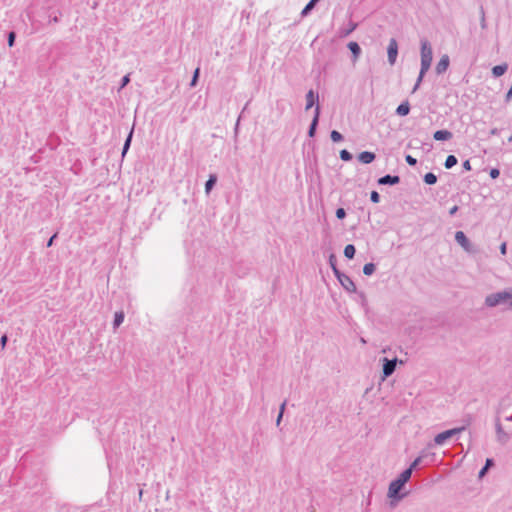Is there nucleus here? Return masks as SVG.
Returning <instances> with one entry per match:
<instances>
[{"label": "nucleus", "mask_w": 512, "mask_h": 512, "mask_svg": "<svg viewBox=\"0 0 512 512\" xmlns=\"http://www.w3.org/2000/svg\"><path fill=\"white\" fill-rule=\"evenodd\" d=\"M357 26H358L357 23H355L353 21H349L346 27H343L340 29V36L341 37L348 36L357 28Z\"/></svg>", "instance_id": "obj_16"}, {"label": "nucleus", "mask_w": 512, "mask_h": 512, "mask_svg": "<svg viewBox=\"0 0 512 512\" xmlns=\"http://www.w3.org/2000/svg\"><path fill=\"white\" fill-rule=\"evenodd\" d=\"M433 50L430 43L427 40L421 41V60L432 61Z\"/></svg>", "instance_id": "obj_8"}, {"label": "nucleus", "mask_w": 512, "mask_h": 512, "mask_svg": "<svg viewBox=\"0 0 512 512\" xmlns=\"http://www.w3.org/2000/svg\"><path fill=\"white\" fill-rule=\"evenodd\" d=\"M493 464H494V463H493V460L488 458V459L486 460V463H485L484 467L479 471L478 477H479L480 479H482V478L485 476V474L487 473L488 469H489L491 466H493Z\"/></svg>", "instance_id": "obj_26"}, {"label": "nucleus", "mask_w": 512, "mask_h": 512, "mask_svg": "<svg viewBox=\"0 0 512 512\" xmlns=\"http://www.w3.org/2000/svg\"><path fill=\"white\" fill-rule=\"evenodd\" d=\"M330 138L333 142H340L343 140V136L337 130H332L330 133Z\"/></svg>", "instance_id": "obj_31"}, {"label": "nucleus", "mask_w": 512, "mask_h": 512, "mask_svg": "<svg viewBox=\"0 0 512 512\" xmlns=\"http://www.w3.org/2000/svg\"><path fill=\"white\" fill-rule=\"evenodd\" d=\"M356 249L352 244H348L344 248V256L348 259H352L355 256Z\"/></svg>", "instance_id": "obj_23"}, {"label": "nucleus", "mask_w": 512, "mask_h": 512, "mask_svg": "<svg viewBox=\"0 0 512 512\" xmlns=\"http://www.w3.org/2000/svg\"><path fill=\"white\" fill-rule=\"evenodd\" d=\"M379 185H396L400 182V177L398 175H390L386 174L382 177H380L377 180Z\"/></svg>", "instance_id": "obj_10"}, {"label": "nucleus", "mask_w": 512, "mask_h": 512, "mask_svg": "<svg viewBox=\"0 0 512 512\" xmlns=\"http://www.w3.org/2000/svg\"><path fill=\"white\" fill-rule=\"evenodd\" d=\"M132 136H133V129H131V131L129 132V134L124 142V145L122 148V156H124L127 153V151L129 150L131 141H132Z\"/></svg>", "instance_id": "obj_24"}, {"label": "nucleus", "mask_w": 512, "mask_h": 512, "mask_svg": "<svg viewBox=\"0 0 512 512\" xmlns=\"http://www.w3.org/2000/svg\"><path fill=\"white\" fill-rule=\"evenodd\" d=\"M339 155H340V159L342 161H346V162L351 161L353 158V155L346 149L341 150Z\"/></svg>", "instance_id": "obj_28"}, {"label": "nucleus", "mask_w": 512, "mask_h": 512, "mask_svg": "<svg viewBox=\"0 0 512 512\" xmlns=\"http://www.w3.org/2000/svg\"><path fill=\"white\" fill-rule=\"evenodd\" d=\"M387 54L389 64L394 65L398 56V43L395 38L389 40Z\"/></svg>", "instance_id": "obj_5"}, {"label": "nucleus", "mask_w": 512, "mask_h": 512, "mask_svg": "<svg viewBox=\"0 0 512 512\" xmlns=\"http://www.w3.org/2000/svg\"><path fill=\"white\" fill-rule=\"evenodd\" d=\"M419 87H420V85H418V83L416 82L412 89V93H415L419 89Z\"/></svg>", "instance_id": "obj_49"}, {"label": "nucleus", "mask_w": 512, "mask_h": 512, "mask_svg": "<svg viewBox=\"0 0 512 512\" xmlns=\"http://www.w3.org/2000/svg\"><path fill=\"white\" fill-rule=\"evenodd\" d=\"M335 215L338 219L342 220L346 217V211L344 208H338L335 212Z\"/></svg>", "instance_id": "obj_37"}, {"label": "nucleus", "mask_w": 512, "mask_h": 512, "mask_svg": "<svg viewBox=\"0 0 512 512\" xmlns=\"http://www.w3.org/2000/svg\"><path fill=\"white\" fill-rule=\"evenodd\" d=\"M481 26H482L483 28L485 27V18H484V17L482 18Z\"/></svg>", "instance_id": "obj_52"}, {"label": "nucleus", "mask_w": 512, "mask_h": 512, "mask_svg": "<svg viewBox=\"0 0 512 512\" xmlns=\"http://www.w3.org/2000/svg\"><path fill=\"white\" fill-rule=\"evenodd\" d=\"M240 118H241V115L239 116V118H238V120H237V122H236L235 130H237V129H238Z\"/></svg>", "instance_id": "obj_51"}, {"label": "nucleus", "mask_w": 512, "mask_h": 512, "mask_svg": "<svg viewBox=\"0 0 512 512\" xmlns=\"http://www.w3.org/2000/svg\"><path fill=\"white\" fill-rule=\"evenodd\" d=\"M449 63H450V60H449L448 55H443L436 65V73L437 74L444 73L448 69Z\"/></svg>", "instance_id": "obj_12"}, {"label": "nucleus", "mask_w": 512, "mask_h": 512, "mask_svg": "<svg viewBox=\"0 0 512 512\" xmlns=\"http://www.w3.org/2000/svg\"><path fill=\"white\" fill-rule=\"evenodd\" d=\"M49 19H50V22H53V23H58L59 22L58 15H49Z\"/></svg>", "instance_id": "obj_45"}, {"label": "nucleus", "mask_w": 512, "mask_h": 512, "mask_svg": "<svg viewBox=\"0 0 512 512\" xmlns=\"http://www.w3.org/2000/svg\"><path fill=\"white\" fill-rule=\"evenodd\" d=\"M376 270V266L374 263H366L363 267V273L367 276L372 275Z\"/></svg>", "instance_id": "obj_27"}, {"label": "nucleus", "mask_w": 512, "mask_h": 512, "mask_svg": "<svg viewBox=\"0 0 512 512\" xmlns=\"http://www.w3.org/2000/svg\"><path fill=\"white\" fill-rule=\"evenodd\" d=\"M410 478L411 469H405L395 480L390 483L388 488V497L397 500L404 498L406 494H400V491Z\"/></svg>", "instance_id": "obj_2"}, {"label": "nucleus", "mask_w": 512, "mask_h": 512, "mask_svg": "<svg viewBox=\"0 0 512 512\" xmlns=\"http://www.w3.org/2000/svg\"><path fill=\"white\" fill-rule=\"evenodd\" d=\"M405 161L410 166H415L417 164V159L409 154L405 156Z\"/></svg>", "instance_id": "obj_35"}, {"label": "nucleus", "mask_w": 512, "mask_h": 512, "mask_svg": "<svg viewBox=\"0 0 512 512\" xmlns=\"http://www.w3.org/2000/svg\"><path fill=\"white\" fill-rule=\"evenodd\" d=\"M485 305L489 308L497 306H512V289L498 291L485 297Z\"/></svg>", "instance_id": "obj_3"}, {"label": "nucleus", "mask_w": 512, "mask_h": 512, "mask_svg": "<svg viewBox=\"0 0 512 512\" xmlns=\"http://www.w3.org/2000/svg\"><path fill=\"white\" fill-rule=\"evenodd\" d=\"M410 112V104L408 101H403L396 109L398 116H406Z\"/></svg>", "instance_id": "obj_17"}, {"label": "nucleus", "mask_w": 512, "mask_h": 512, "mask_svg": "<svg viewBox=\"0 0 512 512\" xmlns=\"http://www.w3.org/2000/svg\"><path fill=\"white\" fill-rule=\"evenodd\" d=\"M500 252L502 255H505L506 252H507V244L505 242H503L501 245H500Z\"/></svg>", "instance_id": "obj_43"}, {"label": "nucleus", "mask_w": 512, "mask_h": 512, "mask_svg": "<svg viewBox=\"0 0 512 512\" xmlns=\"http://www.w3.org/2000/svg\"><path fill=\"white\" fill-rule=\"evenodd\" d=\"M199 75H200V68H196L194 70L192 79L190 81V87H195L197 85L198 79H199Z\"/></svg>", "instance_id": "obj_30"}, {"label": "nucleus", "mask_w": 512, "mask_h": 512, "mask_svg": "<svg viewBox=\"0 0 512 512\" xmlns=\"http://www.w3.org/2000/svg\"><path fill=\"white\" fill-rule=\"evenodd\" d=\"M397 362H398L397 358H393V359L384 358L383 359V375H384V377H389L394 373L396 366H397Z\"/></svg>", "instance_id": "obj_6"}, {"label": "nucleus", "mask_w": 512, "mask_h": 512, "mask_svg": "<svg viewBox=\"0 0 512 512\" xmlns=\"http://www.w3.org/2000/svg\"><path fill=\"white\" fill-rule=\"evenodd\" d=\"M455 240L465 251H471V243L463 231L455 233Z\"/></svg>", "instance_id": "obj_9"}, {"label": "nucleus", "mask_w": 512, "mask_h": 512, "mask_svg": "<svg viewBox=\"0 0 512 512\" xmlns=\"http://www.w3.org/2000/svg\"><path fill=\"white\" fill-rule=\"evenodd\" d=\"M431 63H432V61L421 60V68H420V71H421V74H422V75H425V74H426V72L430 69V67H431Z\"/></svg>", "instance_id": "obj_29"}, {"label": "nucleus", "mask_w": 512, "mask_h": 512, "mask_svg": "<svg viewBox=\"0 0 512 512\" xmlns=\"http://www.w3.org/2000/svg\"><path fill=\"white\" fill-rule=\"evenodd\" d=\"M453 137V134L452 132L448 131V130H437L436 132H434L433 134V138L436 140V141H448L450 140L451 138Z\"/></svg>", "instance_id": "obj_13"}, {"label": "nucleus", "mask_w": 512, "mask_h": 512, "mask_svg": "<svg viewBox=\"0 0 512 512\" xmlns=\"http://www.w3.org/2000/svg\"><path fill=\"white\" fill-rule=\"evenodd\" d=\"M370 200L373 202V203H379L380 202V195L377 191H372L370 193Z\"/></svg>", "instance_id": "obj_36"}, {"label": "nucleus", "mask_w": 512, "mask_h": 512, "mask_svg": "<svg viewBox=\"0 0 512 512\" xmlns=\"http://www.w3.org/2000/svg\"><path fill=\"white\" fill-rule=\"evenodd\" d=\"M7 340H8V338H7V336H6V335H3V336L1 337V339H0V343H1L2 348H4V347H5V345H6V343H7Z\"/></svg>", "instance_id": "obj_46"}, {"label": "nucleus", "mask_w": 512, "mask_h": 512, "mask_svg": "<svg viewBox=\"0 0 512 512\" xmlns=\"http://www.w3.org/2000/svg\"><path fill=\"white\" fill-rule=\"evenodd\" d=\"M511 99H512V84H511V87L509 88V90H508V92H507V94H506V98H505V100H506L507 102H509Z\"/></svg>", "instance_id": "obj_44"}, {"label": "nucleus", "mask_w": 512, "mask_h": 512, "mask_svg": "<svg viewBox=\"0 0 512 512\" xmlns=\"http://www.w3.org/2000/svg\"><path fill=\"white\" fill-rule=\"evenodd\" d=\"M491 134H492V135H496V134H498V130H497V128L492 129V130H491Z\"/></svg>", "instance_id": "obj_50"}, {"label": "nucleus", "mask_w": 512, "mask_h": 512, "mask_svg": "<svg viewBox=\"0 0 512 512\" xmlns=\"http://www.w3.org/2000/svg\"><path fill=\"white\" fill-rule=\"evenodd\" d=\"M457 162H458V160H457L456 156L449 155L445 160L444 166L446 169H451L452 167H454L457 164Z\"/></svg>", "instance_id": "obj_25"}, {"label": "nucleus", "mask_w": 512, "mask_h": 512, "mask_svg": "<svg viewBox=\"0 0 512 512\" xmlns=\"http://www.w3.org/2000/svg\"><path fill=\"white\" fill-rule=\"evenodd\" d=\"M217 182V176L210 174L208 180L205 183V192L209 194Z\"/></svg>", "instance_id": "obj_19"}, {"label": "nucleus", "mask_w": 512, "mask_h": 512, "mask_svg": "<svg viewBox=\"0 0 512 512\" xmlns=\"http://www.w3.org/2000/svg\"><path fill=\"white\" fill-rule=\"evenodd\" d=\"M425 75H422L421 74V71L419 72V76L416 80V82L418 83V85H421L422 81H423V78H424Z\"/></svg>", "instance_id": "obj_47"}, {"label": "nucleus", "mask_w": 512, "mask_h": 512, "mask_svg": "<svg viewBox=\"0 0 512 512\" xmlns=\"http://www.w3.org/2000/svg\"><path fill=\"white\" fill-rule=\"evenodd\" d=\"M508 69V65L506 63L496 65L492 68V74L494 77L498 78L506 73Z\"/></svg>", "instance_id": "obj_18"}, {"label": "nucleus", "mask_w": 512, "mask_h": 512, "mask_svg": "<svg viewBox=\"0 0 512 512\" xmlns=\"http://www.w3.org/2000/svg\"><path fill=\"white\" fill-rule=\"evenodd\" d=\"M56 238H57V233L53 234V235L49 238V240L47 241L46 246H47V247H51V246L53 245V243H54V240H55Z\"/></svg>", "instance_id": "obj_42"}, {"label": "nucleus", "mask_w": 512, "mask_h": 512, "mask_svg": "<svg viewBox=\"0 0 512 512\" xmlns=\"http://www.w3.org/2000/svg\"><path fill=\"white\" fill-rule=\"evenodd\" d=\"M125 315L123 311H117L114 314L113 328L117 329L124 321Z\"/></svg>", "instance_id": "obj_20"}, {"label": "nucleus", "mask_w": 512, "mask_h": 512, "mask_svg": "<svg viewBox=\"0 0 512 512\" xmlns=\"http://www.w3.org/2000/svg\"><path fill=\"white\" fill-rule=\"evenodd\" d=\"M320 112H321L320 106L316 105L315 110H314V116H313V119H312L309 129H308V136L311 138L314 137L316 134L317 127L319 124Z\"/></svg>", "instance_id": "obj_7"}, {"label": "nucleus", "mask_w": 512, "mask_h": 512, "mask_svg": "<svg viewBox=\"0 0 512 512\" xmlns=\"http://www.w3.org/2000/svg\"><path fill=\"white\" fill-rule=\"evenodd\" d=\"M423 181L427 184V185H434L436 184L437 182V176L432 173V172H428L424 175L423 177Z\"/></svg>", "instance_id": "obj_22"}, {"label": "nucleus", "mask_w": 512, "mask_h": 512, "mask_svg": "<svg viewBox=\"0 0 512 512\" xmlns=\"http://www.w3.org/2000/svg\"><path fill=\"white\" fill-rule=\"evenodd\" d=\"M319 99L318 93L314 92V90L310 89L306 94V106L305 110L311 109L315 104H317Z\"/></svg>", "instance_id": "obj_11"}, {"label": "nucleus", "mask_w": 512, "mask_h": 512, "mask_svg": "<svg viewBox=\"0 0 512 512\" xmlns=\"http://www.w3.org/2000/svg\"><path fill=\"white\" fill-rule=\"evenodd\" d=\"M329 264H330V267L332 268L333 272H334V269H338L336 266V257L333 254H331L329 256Z\"/></svg>", "instance_id": "obj_38"}, {"label": "nucleus", "mask_w": 512, "mask_h": 512, "mask_svg": "<svg viewBox=\"0 0 512 512\" xmlns=\"http://www.w3.org/2000/svg\"><path fill=\"white\" fill-rule=\"evenodd\" d=\"M462 167L464 170L466 171H470L472 169L471 167V163L469 160H465L463 163H462Z\"/></svg>", "instance_id": "obj_41"}, {"label": "nucleus", "mask_w": 512, "mask_h": 512, "mask_svg": "<svg viewBox=\"0 0 512 512\" xmlns=\"http://www.w3.org/2000/svg\"><path fill=\"white\" fill-rule=\"evenodd\" d=\"M500 175V171L499 169L497 168H492L489 172V176L492 178V179H496L498 178Z\"/></svg>", "instance_id": "obj_39"}, {"label": "nucleus", "mask_w": 512, "mask_h": 512, "mask_svg": "<svg viewBox=\"0 0 512 512\" xmlns=\"http://www.w3.org/2000/svg\"><path fill=\"white\" fill-rule=\"evenodd\" d=\"M462 439L467 441V445L469 447L471 441V432L467 429L466 426L456 427L438 433L433 439V444H456L460 448H464V443L461 441Z\"/></svg>", "instance_id": "obj_1"}, {"label": "nucleus", "mask_w": 512, "mask_h": 512, "mask_svg": "<svg viewBox=\"0 0 512 512\" xmlns=\"http://www.w3.org/2000/svg\"><path fill=\"white\" fill-rule=\"evenodd\" d=\"M347 47L351 51L352 56H353L352 61L355 63L361 54V47L359 46V44L357 42H354V41L349 42Z\"/></svg>", "instance_id": "obj_15"}, {"label": "nucleus", "mask_w": 512, "mask_h": 512, "mask_svg": "<svg viewBox=\"0 0 512 512\" xmlns=\"http://www.w3.org/2000/svg\"><path fill=\"white\" fill-rule=\"evenodd\" d=\"M285 406H286V402H283L280 406V410H279V414H278V417H277V420H276V424L279 425L280 424V421L283 417V413H284V410H285Z\"/></svg>", "instance_id": "obj_34"}, {"label": "nucleus", "mask_w": 512, "mask_h": 512, "mask_svg": "<svg viewBox=\"0 0 512 512\" xmlns=\"http://www.w3.org/2000/svg\"><path fill=\"white\" fill-rule=\"evenodd\" d=\"M247 105H248V103L245 105V107H243V110H246ZM243 112H244V111H242V113H243Z\"/></svg>", "instance_id": "obj_55"}, {"label": "nucleus", "mask_w": 512, "mask_h": 512, "mask_svg": "<svg viewBox=\"0 0 512 512\" xmlns=\"http://www.w3.org/2000/svg\"><path fill=\"white\" fill-rule=\"evenodd\" d=\"M376 158L375 153L370 151H363L358 155V160L363 164H370Z\"/></svg>", "instance_id": "obj_14"}, {"label": "nucleus", "mask_w": 512, "mask_h": 512, "mask_svg": "<svg viewBox=\"0 0 512 512\" xmlns=\"http://www.w3.org/2000/svg\"><path fill=\"white\" fill-rule=\"evenodd\" d=\"M15 39H16V33L14 31H10L8 33V37H7V43H8L9 47H13L14 46Z\"/></svg>", "instance_id": "obj_33"}, {"label": "nucleus", "mask_w": 512, "mask_h": 512, "mask_svg": "<svg viewBox=\"0 0 512 512\" xmlns=\"http://www.w3.org/2000/svg\"><path fill=\"white\" fill-rule=\"evenodd\" d=\"M130 82V76L125 75L121 80V88H124Z\"/></svg>", "instance_id": "obj_40"}, {"label": "nucleus", "mask_w": 512, "mask_h": 512, "mask_svg": "<svg viewBox=\"0 0 512 512\" xmlns=\"http://www.w3.org/2000/svg\"><path fill=\"white\" fill-rule=\"evenodd\" d=\"M142 493H143V491H142V490H139V497H140V498L142 497Z\"/></svg>", "instance_id": "obj_53"}, {"label": "nucleus", "mask_w": 512, "mask_h": 512, "mask_svg": "<svg viewBox=\"0 0 512 512\" xmlns=\"http://www.w3.org/2000/svg\"><path fill=\"white\" fill-rule=\"evenodd\" d=\"M334 275L341 284V286L350 293H355L357 291L356 285L354 281L346 275L345 273L341 272L339 269H334Z\"/></svg>", "instance_id": "obj_4"}, {"label": "nucleus", "mask_w": 512, "mask_h": 512, "mask_svg": "<svg viewBox=\"0 0 512 512\" xmlns=\"http://www.w3.org/2000/svg\"><path fill=\"white\" fill-rule=\"evenodd\" d=\"M457 211H458V206H453V207L449 210V214L452 216V215H454Z\"/></svg>", "instance_id": "obj_48"}, {"label": "nucleus", "mask_w": 512, "mask_h": 512, "mask_svg": "<svg viewBox=\"0 0 512 512\" xmlns=\"http://www.w3.org/2000/svg\"><path fill=\"white\" fill-rule=\"evenodd\" d=\"M424 456L417 457L407 469H411V473L415 468H417L420 464H422Z\"/></svg>", "instance_id": "obj_32"}, {"label": "nucleus", "mask_w": 512, "mask_h": 512, "mask_svg": "<svg viewBox=\"0 0 512 512\" xmlns=\"http://www.w3.org/2000/svg\"><path fill=\"white\" fill-rule=\"evenodd\" d=\"M320 0H310L306 6L303 8V10L301 11V15L303 17L307 16L313 9L314 7L316 6V4L319 2Z\"/></svg>", "instance_id": "obj_21"}, {"label": "nucleus", "mask_w": 512, "mask_h": 512, "mask_svg": "<svg viewBox=\"0 0 512 512\" xmlns=\"http://www.w3.org/2000/svg\"><path fill=\"white\" fill-rule=\"evenodd\" d=\"M432 445H433V444H432L431 442H430V443H428L427 448H431V447H432Z\"/></svg>", "instance_id": "obj_54"}]
</instances>
